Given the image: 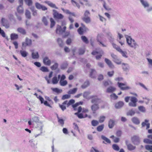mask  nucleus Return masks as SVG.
Masks as SVG:
<instances>
[{"mask_svg": "<svg viewBox=\"0 0 152 152\" xmlns=\"http://www.w3.org/2000/svg\"><path fill=\"white\" fill-rule=\"evenodd\" d=\"M17 31L23 35H25L26 34L25 30L22 27H19L17 29Z\"/></svg>", "mask_w": 152, "mask_h": 152, "instance_id": "nucleus-21", "label": "nucleus"}, {"mask_svg": "<svg viewBox=\"0 0 152 152\" xmlns=\"http://www.w3.org/2000/svg\"><path fill=\"white\" fill-rule=\"evenodd\" d=\"M53 17L56 19H61L64 18V16L62 14L59 13L56 10H53Z\"/></svg>", "mask_w": 152, "mask_h": 152, "instance_id": "nucleus-7", "label": "nucleus"}, {"mask_svg": "<svg viewBox=\"0 0 152 152\" xmlns=\"http://www.w3.org/2000/svg\"><path fill=\"white\" fill-rule=\"evenodd\" d=\"M90 83L88 80H86L84 83L81 86V88H82L85 89L89 86Z\"/></svg>", "mask_w": 152, "mask_h": 152, "instance_id": "nucleus-28", "label": "nucleus"}, {"mask_svg": "<svg viewBox=\"0 0 152 152\" xmlns=\"http://www.w3.org/2000/svg\"><path fill=\"white\" fill-rule=\"evenodd\" d=\"M85 52V50L84 48H80L79 49L78 53L80 55L83 54Z\"/></svg>", "mask_w": 152, "mask_h": 152, "instance_id": "nucleus-45", "label": "nucleus"}, {"mask_svg": "<svg viewBox=\"0 0 152 152\" xmlns=\"http://www.w3.org/2000/svg\"><path fill=\"white\" fill-rule=\"evenodd\" d=\"M90 13L88 10L85 12L84 14V17L82 18V20L86 23H88L91 22L90 18Z\"/></svg>", "mask_w": 152, "mask_h": 152, "instance_id": "nucleus-4", "label": "nucleus"}, {"mask_svg": "<svg viewBox=\"0 0 152 152\" xmlns=\"http://www.w3.org/2000/svg\"><path fill=\"white\" fill-rule=\"evenodd\" d=\"M106 117L104 116H100L99 118V122L100 123H102L105 119Z\"/></svg>", "mask_w": 152, "mask_h": 152, "instance_id": "nucleus-40", "label": "nucleus"}, {"mask_svg": "<svg viewBox=\"0 0 152 152\" xmlns=\"http://www.w3.org/2000/svg\"><path fill=\"white\" fill-rule=\"evenodd\" d=\"M127 148L128 150L129 151H132L134 150L136 148V147L131 143H130L127 145Z\"/></svg>", "mask_w": 152, "mask_h": 152, "instance_id": "nucleus-20", "label": "nucleus"}, {"mask_svg": "<svg viewBox=\"0 0 152 152\" xmlns=\"http://www.w3.org/2000/svg\"><path fill=\"white\" fill-rule=\"evenodd\" d=\"M99 122L95 120H93L91 122V125L93 126H96L99 124Z\"/></svg>", "mask_w": 152, "mask_h": 152, "instance_id": "nucleus-49", "label": "nucleus"}, {"mask_svg": "<svg viewBox=\"0 0 152 152\" xmlns=\"http://www.w3.org/2000/svg\"><path fill=\"white\" fill-rule=\"evenodd\" d=\"M50 20L51 22L50 24V28L53 27L55 24V22L54 20L52 18H50Z\"/></svg>", "mask_w": 152, "mask_h": 152, "instance_id": "nucleus-53", "label": "nucleus"}, {"mask_svg": "<svg viewBox=\"0 0 152 152\" xmlns=\"http://www.w3.org/2000/svg\"><path fill=\"white\" fill-rule=\"evenodd\" d=\"M68 66V64L66 62H64L61 66V68L62 69H64L66 68Z\"/></svg>", "mask_w": 152, "mask_h": 152, "instance_id": "nucleus-52", "label": "nucleus"}, {"mask_svg": "<svg viewBox=\"0 0 152 152\" xmlns=\"http://www.w3.org/2000/svg\"><path fill=\"white\" fill-rule=\"evenodd\" d=\"M51 89L53 91L56 92L58 94L61 93L62 91V90L59 89L57 88H51Z\"/></svg>", "mask_w": 152, "mask_h": 152, "instance_id": "nucleus-42", "label": "nucleus"}, {"mask_svg": "<svg viewBox=\"0 0 152 152\" xmlns=\"http://www.w3.org/2000/svg\"><path fill=\"white\" fill-rule=\"evenodd\" d=\"M59 80L58 79L56 76L54 77L52 79V82L53 84H57L58 81Z\"/></svg>", "mask_w": 152, "mask_h": 152, "instance_id": "nucleus-38", "label": "nucleus"}, {"mask_svg": "<svg viewBox=\"0 0 152 152\" xmlns=\"http://www.w3.org/2000/svg\"><path fill=\"white\" fill-rule=\"evenodd\" d=\"M75 101L74 99L70 100L67 104V107H68L69 105L74 103Z\"/></svg>", "mask_w": 152, "mask_h": 152, "instance_id": "nucleus-62", "label": "nucleus"}, {"mask_svg": "<svg viewBox=\"0 0 152 152\" xmlns=\"http://www.w3.org/2000/svg\"><path fill=\"white\" fill-rule=\"evenodd\" d=\"M96 40L98 45L99 46L104 47H107V45L104 43L105 41L104 40L101 35H97Z\"/></svg>", "mask_w": 152, "mask_h": 152, "instance_id": "nucleus-3", "label": "nucleus"}, {"mask_svg": "<svg viewBox=\"0 0 152 152\" xmlns=\"http://www.w3.org/2000/svg\"><path fill=\"white\" fill-rule=\"evenodd\" d=\"M111 56L113 59V61L116 64H121V61L120 59L115 55L112 54Z\"/></svg>", "mask_w": 152, "mask_h": 152, "instance_id": "nucleus-11", "label": "nucleus"}, {"mask_svg": "<svg viewBox=\"0 0 152 152\" xmlns=\"http://www.w3.org/2000/svg\"><path fill=\"white\" fill-rule=\"evenodd\" d=\"M64 12L66 13V14H70V15H72L74 16H75V14L73 12H70L69 10H65V11H64Z\"/></svg>", "mask_w": 152, "mask_h": 152, "instance_id": "nucleus-61", "label": "nucleus"}, {"mask_svg": "<svg viewBox=\"0 0 152 152\" xmlns=\"http://www.w3.org/2000/svg\"><path fill=\"white\" fill-rule=\"evenodd\" d=\"M91 94V92L90 91H85L84 92L83 96V97L86 99H89V97L88 96V95Z\"/></svg>", "mask_w": 152, "mask_h": 152, "instance_id": "nucleus-27", "label": "nucleus"}, {"mask_svg": "<svg viewBox=\"0 0 152 152\" xmlns=\"http://www.w3.org/2000/svg\"><path fill=\"white\" fill-rule=\"evenodd\" d=\"M78 32L79 34L80 35L83 34V29L82 27H80L78 29Z\"/></svg>", "mask_w": 152, "mask_h": 152, "instance_id": "nucleus-64", "label": "nucleus"}, {"mask_svg": "<svg viewBox=\"0 0 152 152\" xmlns=\"http://www.w3.org/2000/svg\"><path fill=\"white\" fill-rule=\"evenodd\" d=\"M40 70L43 72H47L49 71L48 68L45 66H42L40 68Z\"/></svg>", "mask_w": 152, "mask_h": 152, "instance_id": "nucleus-44", "label": "nucleus"}, {"mask_svg": "<svg viewBox=\"0 0 152 152\" xmlns=\"http://www.w3.org/2000/svg\"><path fill=\"white\" fill-rule=\"evenodd\" d=\"M25 15L26 17L30 19L31 18V14L30 12L28 10H27L26 11Z\"/></svg>", "mask_w": 152, "mask_h": 152, "instance_id": "nucleus-50", "label": "nucleus"}, {"mask_svg": "<svg viewBox=\"0 0 152 152\" xmlns=\"http://www.w3.org/2000/svg\"><path fill=\"white\" fill-rule=\"evenodd\" d=\"M73 127L74 129L76 131H78L79 132L80 130H79L78 127L77 125V124L75 123H74L73 124Z\"/></svg>", "mask_w": 152, "mask_h": 152, "instance_id": "nucleus-59", "label": "nucleus"}, {"mask_svg": "<svg viewBox=\"0 0 152 152\" xmlns=\"http://www.w3.org/2000/svg\"><path fill=\"white\" fill-rule=\"evenodd\" d=\"M57 41L60 47H63L64 44L63 42V41L61 38H58L57 39Z\"/></svg>", "mask_w": 152, "mask_h": 152, "instance_id": "nucleus-39", "label": "nucleus"}, {"mask_svg": "<svg viewBox=\"0 0 152 152\" xmlns=\"http://www.w3.org/2000/svg\"><path fill=\"white\" fill-rule=\"evenodd\" d=\"M22 56L23 57H26L28 55V53L26 51L20 50V51Z\"/></svg>", "mask_w": 152, "mask_h": 152, "instance_id": "nucleus-35", "label": "nucleus"}, {"mask_svg": "<svg viewBox=\"0 0 152 152\" xmlns=\"http://www.w3.org/2000/svg\"><path fill=\"white\" fill-rule=\"evenodd\" d=\"M75 115H77L80 118H84V116L82 113H75Z\"/></svg>", "mask_w": 152, "mask_h": 152, "instance_id": "nucleus-60", "label": "nucleus"}, {"mask_svg": "<svg viewBox=\"0 0 152 152\" xmlns=\"http://www.w3.org/2000/svg\"><path fill=\"white\" fill-rule=\"evenodd\" d=\"M1 23L2 25L6 28H8L9 27V25L8 21L4 18L1 19Z\"/></svg>", "mask_w": 152, "mask_h": 152, "instance_id": "nucleus-13", "label": "nucleus"}, {"mask_svg": "<svg viewBox=\"0 0 152 152\" xmlns=\"http://www.w3.org/2000/svg\"><path fill=\"white\" fill-rule=\"evenodd\" d=\"M32 57L34 59H38L39 57V55L38 52H33L32 53Z\"/></svg>", "mask_w": 152, "mask_h": 152, "instance_id": "nucleus-25", "label": "nucleus"}, {"mask_svg": "<svg viewBox=\"0 0 152 152\" xmlns=\"http://www.w3.org/2000/svg\"><path fill=\"white\" fill-rule=\"evenodd\" d=\"M72 39L71 38H69L67 39L66 43L67 45H70L71 44Z\"/></svg>", "mask_w": 152, "mask_h": 152, "instance_id": "nucleus-63", "label": "nucleus"}, {"mask_svg": "<svg viewBox=\"0 0 152 152\" xmlns=\"http://www.w3.org/2000/svg\"><path fill=\"white\" fill-rule=\"evenodd\" d=\"M70 94H65L63 95L61 98V99L64 100L66 99H68L70 98Z\"/></svg>", "mask_w": 152, "mask_h": 152, "instance_id": "nucleus-55", "label": "nucleus"}, {"mask_svg": "<svg viewBox=\"0 0 152 152\" xmlns=\"http://www.w3.org/2000/svg\"><path fill=\"white\" fill-rule=\"evenodd\" d=\"M81 39L86 44L88 43V39L85 36H82L81 37Z\"/></svg>", "mask_w": 152, "mask_h": 152, "instance_id": "nucleus-48", "label": "nucleus"}, {"mask_svg": "<svg viewBox=\"0 0 152 152\" xmlns=\"http://www.w3.org/2000/svg\"><path fill=\"white\" fill-rule=\"evenodd\" d=\"M145 149L148 151H152V145H146L145 146Z\"/></svg>", "mask_w": 152, "mask_h": 152, "instance_id": "nucleus-57", "label": "nucleus"}, {"mask_svg": "<svg viewBox=\"0 0 152 152\" xmlns=\"http://www.w3.org/2000/svg\"><path fill=\"white\" fill-rule=\"evenodd\" d=\"M140 1L142 5L145 8L149 7V4L146 1L144 0H140Z\"/></svg>", "mask_w": 152, "mask_h": 152, "instance_id": "nucleus-19", "label": "nucleus"}, {"mask_svg": "<svg viewBox=\"0 0 152 152\" xmlns=\"http://www.w3.org/2000/svg\"><path fill=\"white\" fill-rule=\"evenodd\" d=\"M104 125L103 124L98 126L97 128V130L99 132L102 131L104 127Z\"/></svg>", "mask_w": 152, "mask_h": 152, "instance_id": "nucleus-47", "label": "nucleus"}, {"mask_svg": "<svg viewBox=\"0 0 152 152\" xmlns=\"http://www.w3.org/2000/svg\"><path fill=\"white\" fill-rule=\"evenodd\" d=\"M99 104H94L91 106V109L93 113H95L96 111L99 109Z\"/></svg>", "mask_w": 152, "mask_h": 152, "instance_id": "nucleus-12", "label": "nucleus"}, {"mask_svg": "<svg viewBox=\"0 0 152 152\" xmlns=\"http://www.w3.org/2000/svg\"><path fill=\"white\" fill-rule=\"evenodd\" d=\"M104 53V51L102 49H100L99 51L94 50L91 53V54L93 55H95L98 54H99V55L96 56L95 57L97 60H99L101 58L102 56V55Z\"/></svg>", "mask_w": 152, "mask_h": 152, "instance_id": "nucleus-5", "label": "nucleus"}, {"mask_svg": "<svg viewBox=\"0 0 152 152\" xmlns=\"http://www.w3.org/2000/svg\"><path fill=\"white\" fill-rule=\"evenodd\" d=\"M26 4L28 6H30L32 5V0H24Z\"/></svg>", "mask_w": 152, "mask_h": 152, "instance_id": "nucleus-51", "label": "nucleus"}, {"mask_svg": "<svg viewBox=\"0 0 152 152\" xmlns=\"http://www.w3.org/2000/svg\"><path fill=\"white\" fill-rule=\"evenodd\" d=\"M115 121L112 119H110L108 123V126L111 129L113 128L115 125Z\"/></svg>", "mask_w": 152, "mask_h": 152, "instance_id": "nucleus-22", "label": "nucleus"}, {"mask_svg": "<svg viewBox=\"0 0 152 152\" xmlns=\"http://www.w3.org/2000/svg\"><path fill=\"white\" fill-rule=\"evenodd\" d=\"M43 125L41 122H38L37 126V128L41 131L40 133L38 134H37L35 135V137H38V136L40 135L42 133V131L43 129Z\"/></svg>", "mask_w": 152, "mask_h": 152, "instance_id": "nucleus-14", "label": "nucleus"}, {"mask_svg": "<svg viewBox=\"0 0 152 152\" xmlns=\"http://www.w3.org/2000/svg\"><path fill=\"white\" fill-rule=\"evenodd\" d=\"M127 84L126 82H125L124 83L119 82L118 83V87L122 90H128L131 89L130 87L129 86L123 87V86H126Z\"/></svg>", "mask_w": 152, "mask_h": 152, "instance_id": "nucleus-9", "label": "nucleus"}, {"mask_svg": "<svg viewBox=\"0 0 152 152\" xmlns=\"http://www.w3.org/2000/svg\"><path fill=\"white\" fill-rule=\"evenodd\" d=\"M131 102L129 104V105L131 107H136V102L137 101V99L134 97H132L131 98Z\"/></svg>", "mask_w": 152, "mask_h": 152, "instance_id": "nucleus-10", "label": "nucleus"}, {"mask_svg": "<svg viewBox=\"0 0 152 152\" xmlns=\"http://www.w3.org/2000/svg\"><path fill=\"white\" fill-rule=\"evenodd\" d=\"M104 60L106 63L110 68H113L114 67V65L110 60L107 58H105Z\"/></svg>", "mask_w": 152, "mask_h": 152, "instance_id": "nucleus-16", "label": "nucleus"}, {"mask_svg": "<svg viewBox=\"0 0 152 152\" xmlns=\"http://www.w3.org/2000/svg\"><path fill=\"white\" fill-rule=\"evenodd\" d=\"M56 32L57 34H62V31L61 30V27L60 26L58 25L57 26L56 30Z\"/></svg>", "mask_w": 152, "mask_h": 152, "instance_id": "nucleus-32", "label": "nucleus"}, {"mask_svg": "<svg viewBox=\"0 0 152 152\" xmlns=\"http://www.w3.org/2000/svg\"><path fill=\"white\" fill-rule=\"evenodd\" d=\"M131 140L132 142L134 145H139L141 141V139L138 135H134L131 137Z\"/></svg>", "mask_w": 152, "mask_h": 152, "instance_id": "nucleus-2", "label": "nucleus"}, {"mask_svg": "<svg viewBox=\"0 0 152 152\" xmlns=\"http://www.w3.org/2000/svg\"><path fill=\"white\" fill-rule=\"evenodd\" d=\"M26 43L27 45L28 46L30 45L32 43L31 40L28 39V38H26Z\"/></svg>", "mask_w": 152, "mask_h": 152, "instance_id": "nucleus-56", "label": "nucleus"}, {"mask_svg": "<svg viewBox=\"0 0 152 152\" xmlns=\"http://www.w3.org/2000/svg\"><path fill=\"white\" fill-rule=\"evenodd\" d=\"M106 2L105 1H103V6L105 9L107 11H110L111 10V9L108 6H106Z\"/></svg>", "mask_w": 152, "mask_h": 152, "instance_id": "nucleus-37", "label": "nucleus"}, {"mask_svg": "<svg viewBox=\"0 0 152 152\" xmlns=\"http://www.w3.org/2000/svg\"><path fill=\"white\" fill-rule=\"evenodd\" d=\"M132 122L136 124H139L140 123V121L139 119L137 117H133L132 119Z\"/></svg>", "mask_w": 152, "mask_h": 152, "instance_id": "nucleus-23", "label": "nucleus"}, {"mask_svg": "<svg viewBox=\"0 0 152 152\" xmlns=\"http://www.w3.org/2000/svg\"><path fill=\"white\" fill-rule=\"evenodd\" d=\"M112 147L113 150L117 151H118L120 149L119 147L116 144H113Z\"/></svg>", "mask_w": 152, "mask_h": 152, "instance_id": "nucleus-43", "label": "nucleus"}, {"mask_svg": "<svg viewBox=\"0 0 152 152\" xmlns=\"http://www.w3.org/2000/svg\"><path fill=\"white\" fill-rule=\"evenodd\" d=\"M135 110L134 109H132L129 110L127 113V115L133 116L134 115L135 113Z\"/></svg>", "mask_w": 152, "mask_h": 152, "instance_id": "nucleus-26", "label": "nucleus"}, {"mask_svg": "<svg viewBox=\"0 0 152 152\" xmlns=\"http://www.w3.org/2000/svg\"><path fill=\"white\" fill-rule=\"evenodd\" d=\"M91 72L90 73V77L92 78H94L95 77V74L96 73V71L94 69H91Z\"/></svg>", "mask_w": 152, "mask_h": 152, "instance_id": "nucleus-31", "label": "nucleus"}, {"mask_svg": "<svg viewBox=\"0 0 152 152\" xmlns=\"http://www.w3.org/2000/svg\"><path fill=\"white\" fill-rule=\"evenodd\" d=\"M10 37L11 40L16 39L18 38V35L15 33H12L10 35Z\"/></svg>", "mask_w": 152, "mask_h": 152, "instance_id": "nucleus-30", "label": "nucleus"}, {"mask_svg": "<svg viewBox=\"0 0 152 152\" xmlns=\"http://www.w3.org/2000/svg\"><path fill=\"white\" fill-rule=\"evenodd\" d=\"M43 63L44 65L50 66L51 64V61L49 58L47 56H45L42 57Z\"/></svg>", "mask_w": 152, "mask_h": 152, "instance_id": "nucleus-8", "label": "nucleus"}, {"mask_svg": "<svg viewBox=\"0 0 152 152\" xmlns=\"http://www.w3.org/2000/svg\"><path fill=\"white\" fill-rule=\"evenodd\" d=\"M58 64L56 62L53 65L51 66L50 68L52 70H56L58 68Z\"/></svg>", "mask_w": 152, "mask_h": 152, "instance_id": "nucleus-36", "label": "nucleus"}, {"mask_svg": "<svg viewBox=\"0 0 152 152\" xmlns=\"http://www.w3.org/2000/svg\"><path fill=\"white\" fill-rule=\"evenodd\" d=\"M127 42L131 48L136 49L138 46L135 40L133 39L130 36H126Z\"/></svg>", "mask_w": 152, "mask_h": 152, "instance_id": "nucleus-1", "label": "nucleus"}, {"mask_svg": "<svg viewBox=\"0 0 152 152\" xmlns=\"http://www.w3.org/2000/svg\"><path fill=\"white\" fill-rule=\"evenodd\" d=\"M22 5H20L18 7L17 10L18 12L19 13H22L23 12V10Z\"/></svg>", "mask_w": 152, "mask_h": 152, "instance_id": "nucleus-33", "label": "nucleus"}, {"mask_svg": "<svg viewBox=\"0 0 152 152\" xmlns=\"http://www.w3.org/2000/svg\"><path fill=\"white\" fill-rule=\"evenodd\" d=\"M124 105V103L122 101H119L115 104V107L117 109H120Z\"/></svg>", "mask_w": 152, "mask_h": 152, "instance_id": "nucleus-17", "label": "nucleus"}, {"mask_svg": "<svg viewBox=\"0 0 152 152\" xmlns=\"http://www.w3.org/2000/svg\"><path fill=\"white\" fill-rule=\"evenodd\" d=\"M45 3L47 4L50 7L55 8L56 9H58V8L55 5V4L51 2L50 1H45Z\"/></svg>", "mask_w": 152, "mask_h": 152, "instance_id": "nucleus-18", "label": "nucleus"}, {"mask_svg": "<svg viewBox=\"0 0 152 152\" xmlns=\"http://www.w3.org/2000/svg\"><path fill=\"white\" fill-rule=\"evenodd\" d=\"M77 88H74L70 90L68 92L69 94H74L77 92Z\"/></svg>", "mask_w": 152, "mask_h": 152, "instance_id": "nucleus-29", "label": "nucleus"}, {"mask_svg": "<svg viewBox=\"0 0 152 152\" xmlns=\"http://www.w3.org/2000/svg\"><path fill=\"white\" fill-rule=\"evenodd\" d=\"M59 83L61 86H64L67 85V82L66 80L60 81Z\"/></svg>", "mask_w": 152, "mask_h": 152, "instance_id": "nucleus-54", "label": "nucleus"}, {"mask_svg": "<svg viewBox=\"0 0 152 152\" xmlns=\"http://www.w3.org/2000/svg\"><path fill=\"white\" fill-rule=\"evenodd\" d=\"M57 117L58 123L61 126H63L64 124V120L61 118H60L58 115H57Z\"/></svg>", "mask_w": 152, "mask_h": 152, "instance_id": "nucleus-24", "label": "nucleus"}, {"mask_svg": "<svg viewBox=\"0 0 152 152\" xmlns=\"http://www.w3.org/2000/svg\"><path fill=\"white\" fill-rule=\"evenodd\" d=\"M101 138L102 139L106 141L108 143H111L110 140L108 138L104 136L103 135H102L101 136Z\"/></svg>", "mask_w": 152, "mask_h": 152, "instance_id": "nucleus-41", "label": "nucleus"}, {"mask_svg": "<svg viewBox=\"0 0 152 152\" xmlns=\"http://www.w3.org/2000/svg\"><path fill=\"white\" fill-rule=\"evenodd\" d=\"M143 142L145 143L152 144V141L149 139H144Z\"/></svg>", "mask_w": 152, "mask_h": 152, "instance_id": "nucleus-46", "label": "nucleus"}, {"mask_svg": "<svg viewBox=\"0 0 152 152\" xmlns=\"http://www.w3.org/2000/svg\"><path fill=\"white\" fill-rule=\"evenodd\" d=\"M115 90V88L113 87H110L108 88L107 90V92L108 93L112 92Z\"/></svg>", "mask_w": 152, "mask_h": 152, "instance_id": "nucleus-34", "label": "nucleus"}, {"mask_svg": "<svg viewBox=\"0 0 152 152\" xmlns=\"http://www.w3.org/2000/svg\"><path fill=\"white\" fill-rule=\"evenodd\" d=\"M89 99H91V102L94 104H99L101 102L100 99L97 96H90Z\"/></svg>", "mask_w": 152, "mask_h": 152, "instance_id": "nucleus-6", "label": "nucleus"}, {"mask_svg": "<svg viewBox=\"0 0 152 152\" xmlns=\"http://www.w3.org/2000/svg\"><path fill=\"white\" fill-rule=\"evenodd\" d=\"M42 21L45 25L47 26L48 24L47 20L45 17H43Z\"/></svg>", "mask_w": 152, "mask_h": 152, "instance_id": "nucleus-58", "label": "nucleus"}, {"mask_svg": "<svg viewBox=\"0 0 152 152\" xmlns=\"http://www.w3.org/2000/svg\"><path fill=\"white\" fill-rule=\"evenodd\" d=\"M122 66L123 69L124 71L126 72L129 71L130 69V66L128 64L123 63L122 64Z\"/></svg>", "mask_w": 152, "mask_h": 152, "instance_id": "nucleus-15", "label": "nucleus"}]
</instances>
